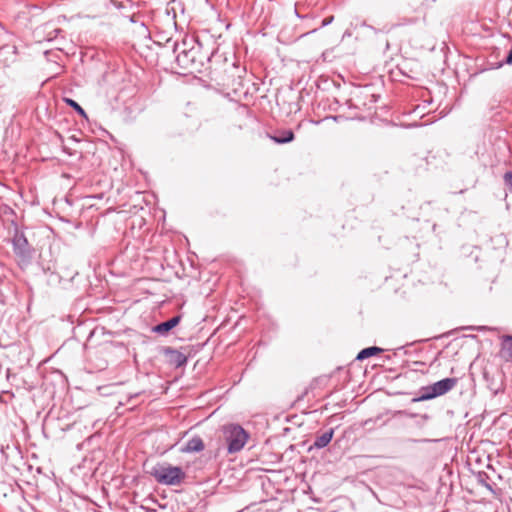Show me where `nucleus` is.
<instances>
[{
	"mask_svg": "<svg viewBox=\"0 0 512 512\" xmlns=\"http://www.w3.org/2000/svg\"><path fill=\"white\" fill-rule=\"evenodd\" d=\"M417 365H421V366H426L427 365V362L426 361H422V360H418L417 362Z\"/></svg>",
	"mask_w": 512,
	"mask_h": 512,
	"instance_id": "obj_22",
	"label": "nucleus"
},
{
	"mask_svg": "<svg viewBox=\"0 0 512 512\" xmlns=\"http://www.w3.org/2000/svg\"><path fill=\"white\" fill-rule=\"evenodd\" d=\"M269 138L277 144H287L294 140L295 135L291 129L276 130Z\"/></svg>",
	"mask_w": 512,
	"mask_h": 512,
	"instance_id": "obj_10",
	"label": "nucleus"
},
{
	"mask_svg": "<svg viewBox=\"0 0 512 512\" xmlns=\"http://www.w3.org/2000/svg\"><path fill=\"white\" fill-rule=\"evenodd\" d=\"M380 352H382V349L379 348V347H376V346L367 347V348L362 349L358 353V355L356 357V360L361 361V360H364V359L369 358L371 356H374V355H376V354H378Z\"/></svg>",
	"mask_w": 512,
	"mask_h": 512,
	"instance_id": "obj_17",
	"label": "nucleus"
},
{
	"mask_svg": "<svg viewBox=\"0 0 512 512\" xmlns=\"http://www.w3.org/2000/svg\"><path fill=\"white\" fill-rule=\"evenodd\" d=\"M333 435L334 429L331 428L330 430L324 432L323 434L316 436L312 447L316 449L325 448L331 442Z\"/></svg>",
	"mask_w": 512,
	"mask_h": 512,
	"instance_id": "obj_14",
	"label": "nucleus"
},
{
	"mask_svg": "<svg viewBox=\"0 0 512 512\" xmlns=\"http://www.w3.org/2000/svg\"><path fill=\"white\" fill-rule=\"evenodd\" d=\"M165 48H171L176 65L183 71L190 73L194 71L201 72L204 61L210 62L213 55H203L200 44L193 37H185L181 42L169 38L166 40Z\"/></svg>",
	"mask_w": 512,
	"mask_h": 512,
	"instance_id": "obj_1",
	"label": "nucleus"
},
{
	"mask_svg": "<svg viewBox=\"0 0 512 512\" xmlns=\"http://www.w3.org/2000/svg\"><path fill=\"white\" fill-rule=\"evenodd\" d=\"M64 102L71 108L74 109V111L81 117L87 119V113L85 110L73 99L71 98H64Z\"/></svg>",
	"mask_w": 512,
	"mask_h": 512,
	"instance_id": "obj_18",
	"label": "nucleus"
},
{
	"mask_svg": "<svg viewBox=\"0 0 512 512\" xmlns=\"http://www.w3.org/2000/svg\"><path fill=\"white\" fill-rule=\"evenodd\" d=\"M151 474L158 483L164 485H178L185 478V473L181 467L168 464L154 467Z\"/></svg>",
	"mask_w": 512,
	"mask_h": 512,
	"instance_id": "obj_3",
	"label": "nucleus"
},
{
	"mask_svg": "<svg viewBox=\"0 0 512 512\" xmlns=\"http://www.w3.org/2000/svg\"><path fill=\"white\" fill-rule=\"evenodd\" d=\"M205 448L204 442L200 436H193L187 441L184 447L181 448L183 453L201 452Z\"/></svg>",
	"mask_w": 512,
	"mask_h": 512,
	"instance_id": "obj_12",
	"label": "nucleus"
},
{
	"mask_svg": "<svg viewBox=\"0 0 512 512\" xmlns=\"http://www.w3.org/2000/svg\"><path fill=\"white\" fill-rule=\"evenodd\" d=\"M222 431L230 454L241 451L249 439V434L238 424L225 425Z\"/></svg>",
	"mask_w": 512,
	"mask_h": 512,
	"instance_id": "obj_2",
	"label": "nucleus"
},
{
	"mask_svg": "<svg viewBox=\"0 0 512 512\" xmlns=\"http://www.w3.org/2000/svg\"><path fill=\"white\" fill-rule=\"evenodd\" d=\"M180 320H181V316L180 315H176V316L170 318L169 320L164 321V322L156 325L153 328V331L158 333V334H160V335H165L170 330H172L174 327H176L180 323Z\"/></svg>",
	"mask_w": 512,
	"mask_h": 512,
	"instance_id": "obj_11",
	"label": "nucleus"
},
{
	"mask_svg": "<svg viewBox=\"0 0 512 512\" xmlns=\"http://www.w3.org/2000/svg\"><path fill=\"white\" fill-rule=\"evenodd\" d=\"M499 356L505 362H512V335H503L501 337Z\"/></svg>",
	"mask_w": 512,
	"mask_h": 512,
	"instance_id": "obj_9",
	"label": "nucleus"
},
{
	"mask_svg": "<svg viewBox=\"0 0 512 512\" xmlns=\"http://www.w3.org/2000/svg\"><path fill=\"white\" fill-rule=\"evenodd\" d=\"M431 103H432V98L430 96V92L428 91V89L418 86V105H417L418 110L421 108V106H423V108H425L426 105H429Z\"/></svg>",
	"mask_w": 512,
	"mask_h": 512,
	"instance_id": "obj_15",
	"label": "nucleus"
},
{
	"mask_svg": "<svg viewBox=\"0 0 512 512\" xmlns=\"http://www.w3.org/2000/svg\"><path fill=\"white\" fill-rule=\"evenodd\" d=\"M399 126L401 127H405V128H412V127H415L416 126V122L415 121H412V122H406L402 119H399V122L398 124Z\"/></svg>",
	"mask_w": 512,
	"mask_h": 512,
	"instance_id": "obj_20",
	"label": "nucleus"
},
{
	"mask_svg": "<svg viewBox=\"0 0 512 512\" xmlns=\"http://www.w3.org/2000/svg\"><path fill=\"white\" fill-rule=\"evenodd\" d=\"M174 261L179 260L180 265L183 267V275L192 276V271L195 270L194 258H173Z\"/></svg>",
	"mask_w": 512,
	"mask_h": 512,
	"instance_id": "obj_16",
	"label": "nucleus"
},
{
	"mask_svg": "<svg viewBox=\"0 0 512 512\" xmlns=\"http://www.w3.org/2000/svg\"><path fill=\"white\" fill-rule=\"evenodd\" d=\"M17 61V47L15 45H3L0 48V62L10 66Z\"/></svg>",
	"mask_w": 512,
	"mask_h": 512,
	"instance_id": "obj_7",
	"label": "nucleus"
},
{
	"mask_svg": "<svg viewBox=\"0 0 512 512\" xmlns=\"http://www.w3.org/2000/svg\"><path fill=\"white\" fill-rule=\"evenodd\" d=\"M435 360H436V355H433L431 360H430V364H432Z\"/></svg>",
	"mask_w": 512,
	"mask_h": 512,
	"instance_id": "obj_23",
	"label": "nucleus"
},
{
	"mask_svg": "<svg viewBox=\"0 0 512 512\" xmlns=\"http://www.w3.org/2000/svg\"><path fill=\"white\" fill-rule=\"evenodd\" d=\"M334 20V17L333 16H330V17H327V18H324L322 20V23H321V27H325V26H328L330 25Z\"/></svg>",
	"mask_w": 512,
	"mask_h": 512,
	"instance_id": "obj_21",
	"label": "nucleus"
},
{
	"mask_svg": "<svg viewBox=\"0 0 512 512\" xmlns=\"http://www.w3.org/2000/svg\"><path fill=\"white\" fill-rule=\"evenodd\" d=\"M165 354L167 356L169 364L174 366L175 368L182 367L187 363V356L178 350L166 348Z\"/></svg>",
	"mask_w": 512,
	"mask_h": 512,
	"instance_id": "obj_8",
	"label": "nucleus"
},
{
	"mask_svg": "<svg viewBox=\"0 0 512 512\" xmlns=\"http://www.w3.org/2000/svg\"><path fill=\"white\" fill-rule=\"evenodd\" d=\"M12 245L16 256H26L30 252V245L24 233L15 230L12 238Z\"/></svg>",
	"mask_w": 512,
	"mask_h": 512,
	"instance_id": "obj_5",
	"label": "nucleus"
},
{
	"mask_svg": "<svg viewBox=\"0 0 512 512\" xmlns=\"http://www.w3.org/2000/svg\"><path fill=\"white\" fill-rule=\"evenodd\" d=\"M504 182L509 190L512 192V171H507L504 174Z\"/></svg>",
	"mask_w": 512,
	"mask_h": 512,
	"instance_id": "obj_19",
	"label": "nucleus"
},
{
	"mask_svg": "<svg viewBox=\"0 0 512 512\" xmlns=\"http://www.w3.org/2000/svg\"><path fill=\"white\" fill-rule=\"evenodd\" d=\"M420 352H421V349H419V348H418L417 353H418V354H420ZM419 356H420V355H418V357H419Z\"/></svg>",
	"mask_w": 512,
	"mask_h": 512,
	"instance_id": "obj_26",
	"label": "nucleus"
},
{
	"mask_svg": "<svg viewBox=\"0 0 512 512\" xmlns=\"http://www.w3.org/2000/svg\"><path fill=\"white\" fill-rule=\"evenodd\" d=\"M231 76H228L227 79L222 80V85L230 88L234 93H240L243 88V79L241 75H235L234 72H240V68L235 64L231 65Z\"/></svg>",
	"mask_w": 512,
	"mask_h": 512,
	"instance_id": "obj_6",
	"label": "nucleus"
},
{
	"mask_svg": "<svg viewBox=\"0 0 512 512\" xmlns=\"http://www.w3.org/2000/svg\"><path fill=\"white\" fill-rule=\"evenodd\" d=\"M457 382V378H445L431 385L421 387L418 390V402L446 394L456 386Z\"/></svg>",
	"mask_w": 512,
	"mask_h": 512,
	"instance_id": "obj_4",
	"label": "nucleus"
},
{
	"mask_svg": "<svg viewBox=\"0 0 512 512\" xmlns=\"http://www.w3.org/2000/svg\"><path fill=\"white\" fill-rule=\"evenodd\" d=\"M444 115L445 114L443 113V111L438 112V113H436L435 111L432 113H430V112L423 113V114H421L420 118L418 119L417 126L418 127L428 126V125L434 123L435 121H437L438 119L443 118Z\"/></svg>",
	"mask_w": 512,
	"mask_h": 512,
	"instance_id": "obj_13",
	"label": "nucleus"
},
{
	"mask_svg": "<svg viewBox=\"0 0 512 512\" xmlns=\"http://www.w3.org/2000/svg\"><path fill=\"white\" fill-rule=\"evenodd\" d=\"M414 111V109L410 110L407 115H411V113Z\"/></svg>",
	"mask_w": 512,
	"mask_h": 512,
	"instance_id": "obj_25",
	"label": "nucleus"
},
{
	"mask_svg": "<svg viewBox=\"0 0 512 512\" xmlns=\"http://www.w3.org/2000/svg\"><path fill=\"white\" fill-rule=\"evenodd\" d=\"M436 227H437V225H436V224H433V225H432V229H433V231H435V230H436Z\"/></svg>",
	"mask_w": 512,
	"mask_h": 512,
	"instance_id": "obj_24",
	"label": "nucleus"
}]
</instances>
